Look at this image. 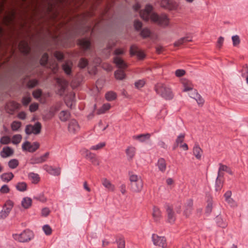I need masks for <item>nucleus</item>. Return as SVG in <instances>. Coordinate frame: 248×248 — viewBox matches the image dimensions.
<instances>
[{
    "label": "nucleus",
    "mask_w": 248,
    "mask_h": 248,
    "mask_svg": "<svg viewBox=\"0 0 248 248\" xmlns=\"http://www.w3.org/2000/svg\"><path fill=\"white\" fill-rule=\"evenodd\" d=\"M153 7L150 4L146 5L145 9L140 12L141 18L146 21H148L150 18L154 23L160 26L166 27L169 24L170 19L166 14L158 15L156 13H152Z\"/></svg>",
    "instance_id": "f257e3e1"
},
{
    "label": "nucleus",
    "mask_w": 248,
    "mask_h": 248,
    "mask_svg": "<svg viewBox=\"0 0 248 248\" xmlns=\"http://www.w3.org/2000/svg\"><path fill=\"white\" fill-rule=\"evenodd\" d=\"M128 175L130 190L133 192L140 193L143 186V182L141 177L134 174L132 172H129Z\"/></svg>",
    "instance_id": "f03ea898"
},
{
    "label": "nucleus",
    "mask_w": 248,
    "mask_h": 248,
    "mask_svg": "<svg viewBox=\"0 0 248 248\" xmlns=\"http://www.w3.org/2000/svg\"><path fill=\"white\" fill-rule=\"evenodd\" d=\"M155 90L157 94L166 100L171 99L173 97L171 89L163 84L157 83L155 87Z\"/></svg>",
    "instance_id": "7ed1b4c3"
},
{
    "label": "nucleus",
    "mask_w": 248,
    "mask_h": 248,
    "mask_svg": "<svg viewBox=\"0 0 248 248\" xmlns=\"http://www.w3.org/2000/svg\"><path fill=\"white\" fill-rule=\"evenodd\" d=\"M13 238L20 243H27L30 241L34 237V234L32 231L26 229L20 234H13Z\"/></svg>",
    "instance_id": "20e7f679"
},
{
    "label": "nucleus",
    "mask_w": 248,
    "mask_h": 248,
    "mask_svg": "<svg viewBox=\"0 0 248 248\" xmlns=\"http://www.w3.org/2000/svg\"><path fill=\"white\" fill-rule=\"evenodd\" d=\"M41 128V124L40 122H37L34 125L31 124L27 125L25 128V132L27 135L31 134L37 135L40 133Z\"/></svg>",
    "instance_id": "39448f33"
},
{
    "label": "nucleus",
    "mask_w": 248,
    "mask_h": 248,
    "mask_svg": "<svg viewBox=\"0 0 248 248\" xmlns=\"http://www.w3.org/2000/svg\"><path fill=\"white\" fill-rule=\"evenodd\" d=\"M152 238L155 246L161 247L163 248L167 247L166 239L165 237L159 236L156 234H153Z\"/></svg>",
    "instance_id": "423d86ee"
},
{
    "label": "nucleus",
    "mask_w": 248,
    "mask_h": 248,
    "mask_svg": "<svg viewBox=\"0 0 248 248\" xmlns=\"http://www.w3.org/2000/svg\"><path fill=\"white\" fill-rule=\"evenodd\" d=\"M40 147V144L37 142L31 143L29 141H26L22 146L23 150L27 151L31 153L36 151Z\"/></svg>",
    "instance_id": "0eeeda50"
},
{
    "label": "nucleus",
    "mask_w": 248,
    "mask_h": 248,
    "mask_svg": "<svg viewBox=\"0 0 248 248\" xmlns=\"http://www.w3.org/2000/svg\"><path fill=\"white\" fill-rule=\"evenodd\" d=\"M20 105L19 103L14 101H10L7 102L5 106V109L7 113L13 114L14 112L19 108Z\"/></svg>",
    "instance_id": "6e6552de"
},
{
    "label": "nucleus",
    "mask_w": 248,
    "mask_h": 248,
    "mask_svg": "<svg viewBox=\"0 0 248 248\" xmlns=\"http://www.w3.org/2000/svg\"><path fill=\"white\" fill-rule=\"evenodd\" d=\"M129 51L131 56L136 55L140 60H143L145 57L144 53L139 49L138 46L135 45H133L130 46Z\"/></svg>",
    "instance_id": "1a4fd4ad"
},
{
    "label": "nucleus",
    "mask_w": 248,
    "mask_h": 248,
    "mask_svg": "<svg viewBox=\"0 0 248 248\" xmlns=\"http://www.w3.org/2000/svg\"><path fill=\"white\" fill-rule=\"evenodd\" d=\"M49 154L48 152H46L40 157L32 156L30 160V163L32 165L42 163L46 161L48 157Z\"/></svg>",
    "instance_id": "9d476101"
},
{
    "label": "nucleus",
    "mask_w": 248,
    "mask_h": 248,
    "mask_svg": "<svg viewBox=\"0 0 248 248\" xmlns=\"http://www.w3.org/2000/svg\"><path fill=\"white\" fill-rule=\"evenodd\" d=\"M160 5L162 7L169 10H175L177 7V3L170 0H162Z\"/></svg>",
    "instance_id": "9b49d317"
},
{
    "label": "nucleus",
    "mask_w": 248,
    "mask_h": 248,
    "mask_svg": "<svg viewBox=\"0 0 248 248\" xmlns=\"http://www.w3.org/2000/svg\"><path fill=\"white\" fill-rule=\"evenodd\" d=\"M56 82L58 85L60 86V89L58 91V93L62 95L64 91L68 85V82L62 78H58L56 79Z\"/></svg>",
    "instance_id": "f8f14e48"
},
{
    "label": "nucleus",
    "mask_w": 248,
    "mask_h": 248,
    "mask_svg": "<svg viewBox=\"0 0 248 248\" xmlns=\"http://www.w3.org/2000/svg\"><path fill=\"white\" fill-rule=\"evenodd\" d=\"M43 168L49 174L52 175L58 176L61 173V169L60 168H53L51 166L46 164L43 166Z\"/></svg>",
    "instance_id": "ddd939ff"
},
{
    "label": "nucleus",
    "mask_w": 248,
    "mask_h": 248,
    "mask_svg": "<svg viewBox=\"0 0 248 248\" xmlns=\"http://www.w3.org/2000/svg\"><path fill=\"white\" fill-rule=\"evenodd\" d=\"M18 47L21 52L25 55H27L30 52L31 48L26 41H20L18 44Z\"/></svg>",
    "instance_id": "4468645a"
},
{
    "label": "nucleus",
    "mask_w": 248,
    "mask_h": 248,
    "mask_svg": "<svg viewBox=\"0 0 248 248\" xmlns=\"http://www.w3.org/2000/svg\"><path fill=\"white\" fill-rule=\"evenodd\" d=\"M113 63L120 69H125L127 67V63L119 56H115L113 58Z\"/></svg>",
    "instance_id": "2eb2a0df"
},
{
    "label": "nucleus",
    "mask_w": 248,
    "mask_h": 248,
    "mask_svg": "<svg viewBox=\"0 0 248 248\" xmlns=\"http://www.w3.org/2000/svg\"><path fill=\"white\" fill-rule=\"evenodd\" d=\"M166 208L168 222L173 223L176 219L174 212L173 211L172 208L168 205L166 206Z\"/></svg>",
    "instance_id": "dca6fc26"
},
{
    "label": "nucleus",
    "mask_w": 248,
    "mask_h": 248,
    "mask_svg": "<svg viewBox=\"0 0 248 248\" xmlns=\"http://www.w3.org/2000/svg\"><path fill=\"white\" fill-rule=\"evenodd\" d=\"M192 206L193 200L192 199L188 200L186 203L185 208L184 211V214L186 217H189L191 214V212L193 210Z\"/></svg>",
    "instance_id": "f3484780"
},
{
    "label": "nucleus",
    "mask_w": 248,
    "mask_h": 248,
    "mask_svg": "<svg viewBox=\"0 0 248 248\" xmlns=\"http://www.w3.org/2000/svg\"><path fill=\"white\" fill-rule=\"evenodd\" d=\"M80 127L78 122L75 120H72L68 125L69 132L75 133L79 130Z\"/></svg>",
    "instance_id": "a211bd4d"
},
{
    "label": "nucleus",
    "mask_w": 248,
    "mask_h": 248,
    "mask_svg": "<svg viewBox=\"0 0 248 248\" xmlns=\"http://www.w3.org/2000/svg\"><path fill=\"white\" fill-rule=\"evenodd\" d=\"M152 216L155 222H159L162 218L161 212L159 208L154 206L153 209Z\"/></svg>",
    "instance_id": "6ab92c4d"
},
{
    "label": "nucleus",
    "mask_w": 248,
    "mask_h": 248,
    "mask_svg": "<svg viewBox=\"0 0 248 248\" xmlns=\"http://www.w3.org/2000/svg\"><path fill=\"white\" fill-rule=\"evenodd\" d=\"M193 155L197 159L200 160L201 159L203 153V151L200 148L199 145L198 143H196L195 144L193 147Z\"/></svg>",
    "instance_id": "aec40b11"
},
{
    "label": "nucleus",
    "mask_w": 248,
    "mask_h": 248,
    "mask_svg": "<svg viewBox=\"0 0 248 248\" xmlns=\"http://www.w3.org/2000/svg\"><path fill=\"white\" fill-rule=\"evenodd\" d=\"M151 137V134L149 133L142 134L138 135H134L133 136V139L136 140L140 142H143L146 140H149Z\"/></svg>",
    "instance_id": "412c9836"
},
{
    "label": "nucleus",
    "mask_w": 248,
    "mask_h": 248,
    "mask_svg": "<svg viewBox=\"0 0 248 248\" xmlns=\"http://www.w3.org/2000/svg\"><path fill=\"white\" fill-rule=\"evenodd\" d=\"M14 154V151L9 147H4L0 152V156L2 158H6Z\"/></svg>",
    "instance_id": "4be33fe9"
},
{
    "label": "nucleus",
    "mask_w": 248,
    "mask_h": 248,
    "mask_svg": "<svg viewBox=\"0 0 248 248\" xmlns=\"http://www.w3.org/2000/svg\"><path fill=\"white\" fill-rule=\"evenodd\" d=\"M78 45L84 50H87L90 47L91 43L88 39H81L78 40Z\"/></svg>",
    "instance_id": "5701e85b"
},
{
    "label": "nucleus",
    "mask_w": 248,
    "mask_h": 248,
    "mask_svg": "<svg viewBox=\"0 0 248 248\" xmlns=\"http://www.w3.org/2000/svg\"><path fill=\"white\" fill-rule=\"evenodd\" d=\"M136 149L133 146H128L125 150V153L128 159L131 160L135 155Z\"/></svg>",
    "instance_id": "b1692460"
},
{
    "label": "nucleus",
    "mask_w": 248,
    "mask_h": 248,
    "mask_svg": "<svg viewBox=\"0 0 248 248\" xmlns=\"http://www.w3.org/2000/svg\"><path fill=\"white\" fill-rule=\"evenodd\" d=\"M28 178L29 180L33 184H37L40 180V178L37 173L34 172H30L28 174Z\"/></svg>",
    "instance_id": "393cba45"
},
{
    "label": "nucleus",
    "mask_w": 248,
    "mask_h": 248,
    "mask_svg": "<svg viewBox=\"0 0 248 248\" xmlns=\"http://www.w3.org/2000/svg\"><path fill=\"white\" fill-rule=\"evenodd\" d=\"M102 185L108 190L113 191L115 189V186L112 185L110 182L106 178H103L101 180Z\"/></svg>",
    "instance_id": "a878e982"
},
{
    "label": "nucleus",
    "mask_w": 248,
    "mask_h": 248,
    "mask_svg": "<svg viewBox=\"0 0 248 248\" xmlns=\"http://www.w3.org/2000/svg\"><path fill=\"white\" fill-rule=\"evenodd\" d=\"M192 41V39L190 37L186 36L185 37H183L176 41L174 43V46H179L184 44H186L187 42Z\"/></svg>",
    "instance_id": "bb28decb"
},
{
    "label": "nucleus",
    "mask_w": 248,
    "mask_h": 248,
    "mask_svg": "<svg viewBox=\"0 0 248 248\" xmlns=\"http://www.w3.org/2000/svg\"><path fill=\"white\" fill-rule=\"evenodd\" d=\"M14 177V175L11 172L4 173L0 175V178L5 182H9L13 179Z\"/></svg>",
    "instance_id": "cd10ccee"
},
{
    "label": "nucleus",
    "mask_w": 248,
    "mask_h": 248,
    "mask_svg": "<svg viewBox=\"0 0 248 248\" xmlns=\"http://www.w3.org/2000/svg\"><path fill=\"white\" fill-rule=\"evenodd\" d=\"M166 163L164 158H160L157 162V166L158 169L161 172H165L166 170Z\"/></svg>",
    "instance_id": "c85d7f7f"
},
{
    "label": "nucleus",
    "mask_w": 248,
    "mask_h": 248,
    "mask_svg": "<svg viewBox=\"0 0 248 248\" xmlns=\"http://www.w3.org/2000/svg\"><path fill=\"white\" fill-rule=\"evenodd\" d=\"M182 83L184 87V92L191 90L193 88V85L190 80L185 79L183 80Z\"/></svg>",
    "instance_id": "c756f323"
},
{
    "label": "nucleus",
    "mask_w": 248,
    "mask_h": 248,
    "mask_svg": "<svg viewBox=\"0 0 248 248\" xmlns=\"http://www.w3.org/2000/svg\"><path fill=\"white\" fill-rule=\"evenodd\" d=\"M14 205L13 202L11 200H8L6 202L3 207V211H5L6 214L9 215Z\"/></svg>",
    "instance_id": "7c9ffc66"
},
{
    "label": "nucleus",
    "mask_w": 248,
    "mask_h": 248,
    "mask_svg": "<svg viewBox=\"0 0 248 248\" xmlns=\"http://www.w3.org/2000/svg\"><path fill=\"white\" fill-rule=\"evenodd\" d=\"M111 108V105L109 103H106L102 105V106L97 110V114L98 115L106 113Z\"/></svg>",
    "instance_id": "2f4dec72"
},
{
    "label": "nucleus",
    "mask_w": 248,
    "mask_h": 248,
    "mask_svg": "<svg viewBox=\"0 0 248 248\" xmlns=\"http://www.w3.org/2000/svg\"><path fill=\"white\" fill-rule=\"evenodd\" d=\"M32 204V200L29 197L24 198L22 201L21 204L25 209L29 208Z\"/></svg>",
    "instance_id": "473e14b6"
},
{
    "label": "nucleus",
    "mask_w": 248,
    "mask_h": 248,
    "mask_svg": "<svg viewBox=\"0 0 248 248\" xmlns=\"http://www.w3.org/2000/svg\"><path fill=\"white\" fill-rule=\"evenodd\" d=\"M82 155L88 160L91 162H93V155L92 152L86 149H83L81 151Z\"/></svg>",
    "instance_id": "72a5a7b5"
},
{
    "label": "nucleus",
    "mask_w": 248,
    "mask_h": 248,
    "mask_svg": "<svg viewBox=\"0 0 248 248\" xmlns=\"http://www.w3.org/2000/svg\"><path fill=\"white\" fill-rule=\"evenodd\" d=\"M105 98L107 100L112 101L116 99L117 94L112 91L108 92L105 94Z\"/></svg>",
    "instance_id": "f704fd0d"
},
{
    "label": "nucleus",
    "mask_w": 248,
    "mask_h": 248,
    "mask_svg": "<svg viewBox=\"0 0 248 248\" xmlns=\"http://www.w3.org/2000/svg\"><path fill=\"white\" fill-rule=\"evenodd\" d=\"M114 76L117 79L122 80L124 79L126 76L124 70L122 69L117 70L115 72Z\"/></svg>",
    "instance_id": "c9c22d12"
},
{
    "label": "nucleus",
    "mask_w": 248,
    "mask_h": 248,
    "mask_svg": "<svg viewBox=\"0 0 248 248\" xmlns=\"http://www.w3.org/2000/svg\"><path fill=\"white\" fill-rule=\"evenodd\" d=\"M16 187L17 190L23 192L27 190V184L24 182H19L16 185Z\"/></svg>",
    "instance_id": "e433bc0d"
},
{
    "label": "nucleus",
    "mask_w": 248,
    "mask_h": 248,
    "mask_svg": "<svg viewBox=\"0 0 248 248\" xmlns=\"http://www.w3.org/2000/svg\"><path fill=\"white\" fill-rule=\"evenodd\" d=\"M70 116V113L67 111H62L59 114V118L62 121L65 122L67 121Z\"/></svg>",
    "instance_id": "4c0bfd02"
},
{
    "label": "nucleus",
    "mask_w": 248,
    "mask_h": 248,
    "mask_svg": "<svg viewBox=\"0 0 248 248\" xmlns=\"http://www.w3.org/2000/svg\"><path fill=\"white\" fill-rule=\"evenodd\" d=\"M224 180L217 178L215 184V190L216 191H220L223 186Z\"/></svg>",
    "instance_id": "58836bf2"
},
{
    "label": "nucleus",
    "mask_w": 248,
    "mask_h": 248,
    "mask_svg": "<svg viewBox=\"0 0 248 248\" xmlns=\"http://www.w3.org/2000/svg\"><path fill=\"white\" fill-rule=\"evenodd\" d=\"M219 168L222 171H225V172L228 173L230 175L233 174V172L232 171L231 168H230L229 167H228L225 165H223L222 163H219Z\"/></svg>",
    "instance_id": "ea45409f"
},
{
    "label": "nucleus",
    "mask_w": 248,
    "mask_h": 248,
    "mask_svg": "<svg viewBox=\"0 0 248 248\" xmlns=\"http://www.w3.org/2000/svg\"><path fill=\"white\" fill-rule=\"evenodd\" d=\"M72 63L69 64L68 63H65L62 65V68L64 72L68 75H70L71 73Z\"/></svg>",
    "instance_id": "a19ab883"
},
{
    "label": "nucleus",
    "mask_w": 248,
    "mask_h": 248,
    "mask_svg": "<svg viewBox=\"0 0 248 248\" xmlns=\"http://www.w3.org/2000/svg\"><path fill=\"white\" fill-rule=\"evenodd\" d=\"M19 165V162L16 159H11L8 162V166L12 169L16 168Z\"/></svg>",
    "instance_id": "79ce46f5"
},
{
    "label": "nucleus",
    "mask_w": 248,
    "mask_h": 248,
    "mask_svg": "<svg viewBox=\"0 0 248 248\" xmlns=\"http://www.w3.org/2000/svg\"><path fill=\"white\" fill-rule=\"evenodd\" d=\"M48 59V55L47 53H45L42 56L40 61V64L42 66H46L47 63Z\"/></svg>",
    "instance_id": "37998d69"
},
{
    "label": "nucleus",
    "mask_w": 248,
    "mask_h": 248,
    "mask_svg": "<svg viewBox=\"0 0 248 248\" xmlns=\"http://www.w3.org/2000/svg\"><path fill=\"white\" fill-rule=\"evenodd\" d=\"M141 36L143 38L149 37L151 35V31L148 28L143 29L140 33Z\"/></svg>",
    "instance_id": "c03bdc74"
},
{
    "label": "nucleus",
    "mask_w": 248,
    "mask_h": 248,
    "mask_svg": "<svg viewBox=\"0 0 248 248\" xmlns=\"http://www.w3.org/2000/svg\"><path fill=\"white\" fill-rule=\"evenodd\" d=\"M117 248H125V240L122 236L116 240Z\"/></svg>",
    "instance_id": "a18cd8bd"
},
{
    "label": "nucleus",
    "mask_w": 248,
    "mask_h": 248,
    "mask_svg": "<svg viewBox=\"0 0 248 248\" xmlns=\"http://www.w3.org/2000/svg\"><path fill=\"white\" fill-rule=\"evenodd\" d=\"M88 28H84L82 26L77 27L75 28V32L77 35L83 34L84 32L88 31Z\"/></svg>",
    "instance_id": "49530a36"
},
{
    "label": "nucleus",
    "mask_w": 248,
    "mask_h": 248,
    "mask_svg": "<svg viewBox=\"0 0 248 248\" xmlns=\"http://www.w3.org/2000/svg\"><path fill=\"white\" fill-rule=\"evenodd\" d=\"M185 137V134H181L177 137L175 140L176 146H178L179 145L180 146V144H182L184 140Z\"/></svg>",
    "instance_id": "de8ad7c7"
},
{
    "label": "nucleus",
    "mask_w": 248,
    "mask_h": 248,
    "mask_svg": "<svg viewBox=\"0 0 248 248\" xmlns=\"http://www.w3.org/2000/svg\"><path fill=\"white\" fill-rule=\"evenodd\" d=\"M22 136L20 134H16L13 136L12 138V143L15 144L19 143L21 140Z\"/></svg>",
    "instance_id": "09e8293b"
},
{
    "label": "nucleus",
    "mask_w": 248,
    "mask_h": 248,
    "mask_svg": "<svg viewBox=\"0 0 248 248\" xmlns=\"http://www.w3.org/2000/svg\"><path fill=\"white\" fill-rule=\"evenodd\" d=\"M21 123L18 121H14L11 124V128L13 131H17L20 127Z\"/></svg>",
    "instance_id": "8fccbe9b"
},
{
    "label": "nucleus",
    "mask_w": 248,
    "mask_h": 248,
    "mask_svg": "<svg viewBox=\"0 0 248 248\" xmlns=\"http://www.w3.org/2000/svg\"><path fill=\"white\" fill-rule=\"evenodd\" d=\"M38 81L37 79H31L28 82L27 86L29 88H32L36 86L38 84Z\"/></svg>",
    "instance_id": "3c124183"
},
{
    "label": "nucleus",
    "mask_w": 248,
    "mask_h": 248,
    "mask_svg": "<svg viewBox=\"0 0 248 248\" xmlns=\"http://www.w3.org/2000/svg\"><path fill=\"white\" fill-rule=\"evenodd\" d=\"M88 64V61L85 58H81L79 60L78 66L81 68H85Z\"/></svg>",
    "instance_id": "603ef678"
},
{
    "label": "nucleus",
    "mask_w": 248,
    "mask_h": 248,
    "mask_svg": "<svg viewBox=\"0 0 248 248\" xmlns=\"http://www.w3.org/2000/svg\"><path fill=\"white\" fill-rule=\"evenodd\" d=\"M31 100V98L30 95L24 96L22 99V103L24 106H27Z\"/></svg>",
    "instance_id": "864d4df0"
},
{
    "label": "nucleus",
    "mask_w": 248,
    "mask_h": 248,
    "mask_svg": "<svg viewBox=\"0 0 248 248\" xmlns=\"http://www.w3.org/2000/svg\"><path fill=\"white\" fill-rule=\"evenodd\" d=\"M54 56L59 61H62L64 58L63 54L59 51H56L54 53Z\"/></svg>",
    "instance_id": "5fc2aeb1"
},
{
    "label": "nucleus",
    "mask_w": 248,
    "mask_h": 248,
    "mask_svg": "<svg viewBox=\"0 0 248 248\" xmlns=\"http://www.w3.org/2000/svg\"><path fill=\"white\" fill-rule=\"evenodd\" d=\"M42 94V91L41 89H37L34 91L32 93V95L34 98L38 99L41 96Z\"/></svg>",
    "instance_id": "6e6d98bb"
},
{
    "label": "nucleus",
    "mask_w": 248,
    "mask_h": 248,
    "mask_svg": "<svg viewBox=\"0 0 248 248\" xmlns=\"http://www.w3.org/2000/svg\"><path fill=\"white\" fill-rule=\"evenodd\" d=\"M11 141L10 138L8 136L2 137L0 140V142L2 144H8Z\"/></svg>",
    "instance_id": "4d7b16f0"
},
{
    "label": "nucleus",
    "mask_w": 248,
    "mask_h": 248,
    "mask_svg": "<svg viewBox=\"0 0 248 248\" xmlns=\"http://www.w3.org/2000/svg\"><path fill=\"white\" fill-rule=\"evenodd\" d=\"M145 82L143 79L139 80L135 83V86L137 89H140L143 87Z\"/></svg>",
    "instance_id": "13d9d810"
},
{
    "label": "nucleus",
    "mask_w": 248,
    "mask_h": 248,
    "mask_svg": "<svg viewBox=\"0 0 248 248\" xmlns=\"http://www.w3.org/2000/svg\"><path fill=\"white\" fill-rule=\"evenodd\" d=\"M134 26L135 30L139 31L140 30V29H141L142 26V23H141V21L138 20H136L134 22Z\"/></svg>",
    "instance_id": "bf43d9fd"
},
{
    "label": "nucleus",
    "mask_w": 248,
    "mask_h": 248,
    "mask_svg": "<svg viewBox=\"0 0 248 248\" xmlns=\"http://www.w3.org/2000/svg\"><path fill=\"white\" fill-rule=\"evenodd\" d=\"M241 73L243 77H245L248 74V65L247 64H244L242 66Z\"/></svg>",
    "instance_id": "052dcab7"
},
{
    "label": "nucleus",
    "mask_w": 248,
    "mask_h": 248,
    "mask_svg": "<svg viewBox=\"0 0 248 248\" xmlns=\"http://www.w3.org/2000/svg\"><path fill=\"white\" fill-rule=\"evenodd\" d=\"M43 229V230H44L45 233L46 235H50L51 234L52 229L49 225H44Z\"/></svg>",
    "instance_id": "680f3d73"
},
{
    "label": "nucleus",
    "mask_w": 248,
    "mask_h": 248,
    "mask_svg": "<svg viewBox=\"0 0 248 248\" xmlns=\"http://www.w3.org/2000/svg\"><path fill=\"white\" fill-rule=\"evenodd\" d=\"M10 192V188L6 185H4L1 186L0 189V192L2 194H6Z\"/></svg>",
    "instance_id": "e2e57ef3"
},
{
    "label": "nucleus",
    "mask_w": 248,
    "mask_h": 248,
    "mask_svg": "<svg viewBox=\"0 0 248 248\" xmlns=\"http://www.w3.org/2000/svg\"><path fill=\"white\" fill-rule=\"evenodd\" d=\"M38 108V104L36 103L31 104L30 106L29 110L31 112H33L36 111Z\"/></svg>",
    "instance_id": "0e129e2a"
},
{
    "label": "nucleus",
    "mask_w": 248,
    "mask_h": 248,
    "mask_svg": "<svg viewBox=\"0 0 248 248\" xmlns=\"http://www.w3.org/2000/svg\"><path fill=\"white\" fill-rule=\"evenodd\" d=\"M232 40L234 46H236L240 43V39L238 35L233 36L232 37Z\"/></svg>",
    "instance_id": "69168bd1"
},
{
    "label": "nucleus",
    "mask_w": 248,
    "mask_h": 248,
    "mask_svg": "<svg viewBox=\"0 0 248 248\" xmlns=\"http://www.w3.org/2000/svg\"><path fill=\"white\" fill-rule=\"evenodd\" d=\"M113 53L116 56H119L123 55L124 53V51L122 48H117L114 50Z\"/></svg>",
    "instance_id": "338daca9"
},
{
    "label": "nucleus",
    "mask_w": 248,
    "mask_h": 248,
    "mask_svg": "<svg viewBox=\"0 0 248 248\" xmlns=\"http://www.w3.org/2000/svg\"><path fill=\"white\" fill-rule=\"evenodd\" d=\"M224 42V38L223 37H219L217 43V47L219 49L220 48Z\"/></svg>",
    "instance_id": "774afa93"
}]
</instances>
